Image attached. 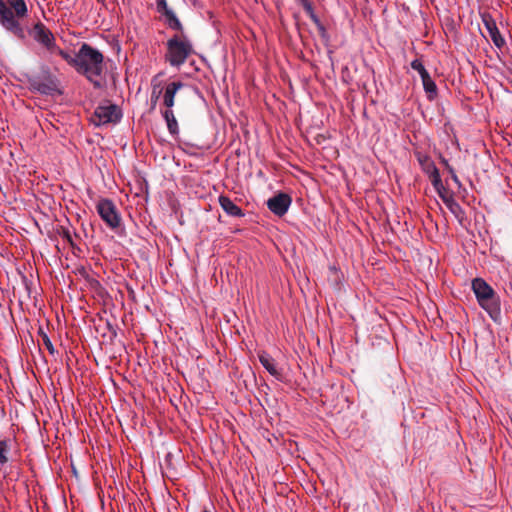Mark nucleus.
Returning <instances> with one entry per match:
<instances>
[{"mask_svg": "<svg viewBox=\"0 0 512 512\" xmlns=\"http://www.w3.org/2000/svg\"><path fill=\"white\" fill-rule=\"evenodd\" d=\"M203 512H212V511L205 509Z\"/></svg>", "mask_w": 512, "mask_h": 512, "instance_id": "29", "label": "nucleus"}, {"mask_svg": "<svg viewBox=\"0 0 512 512\" xmlns=\"http://www.w3.org/2000/svg\"><path fill=\"white\" fill-rule=\"evenodd\" d=\"M28 16L25 0H0V24L18 39H25L21 20Z\"/></svg>", "mask_w": 512, "mask_h": 512, "instance_id": "2", "label": "nucleus"}, {"mask_svg": "<svg viewBox=\"0 0 512 512\" xmlns=\"http://www.w3.org/2000/svg\"><path fill=\"white\" fill-rule=\"evenodd\" d=\"M292 199L286 193H278L267 201L269 210L277 216H283L288 211Z\"/></svg>", "mask_w": 512, "mask_h": 512, "instance_id": "9", "label": "nucleus"}, {"mask_svg": "<svg viewBox=\"0 0 512 512\" xmlns=\"http://www.w3.org/2000/svg\"><path fill=\"white\" fill-rule=\"evenodd\" d=\"M42 340H43V344L45 345V347L47 348L49 353L53 355L55 353V349H54V346H53L52 342L50 341L49 337L46 334H43Z\"/></svg>", "mask_w": 512, "mask_h": 512, "instance_id": "25", "label": "nucleus"}, {"mask_svg": "<svg viewBox=\"0 0 512 512\" xmlns=\"http://www.w3.org/2000/svg\"><path fill=\"white\" fill-rule=\"evenodd\" d=\"M302 5L311 20L320 28V30L324 31L323 25L321 24L317 15L314 13L312 4L308 0H302Z\"/></svg>", "mask_w": 512, "mask_h": 512, "instance_id": "20", "label": "nucleus"}, {"mask_svg": "<svg viewBox=\"0 0 512 512\" xmlns=\"http://www.w3.org/2000/svg\"><path fill=\"white\" fill-rule=\"evenodd\" d=\"M9 447L8 443L5 440L0 441V463L5 464L8 461L7 453H8Z\"/></svg>", "mask_w": 512, "mask_h": 512, "instance_id": "23", "label": "nucleus"}, {"mask_svg": "<svg viewBox=\"0 0 512 512\" xmlns=\"http://www.w3.org/2000/svg\"><path fill=\"white\" fill-rule=\"evenodd\" d=\"M219 205L224 212L231 217H243L244 212L237 206L228 196L220 195L218 198Z\"/></svg>", "mask_w": 512, "mask_h": 512, "instance_id": "14", "label": "nucleus"}, {"mask_svg": "<svg viewBox=\"0 0 512 512\" xmlns=\"http://www.w3.org/2000/svg\"><path fill=\"white\" fill-rule=\"evenodd\" d=\"M156 9L158 13H160L161 15L165 14L166 11L170 10L166 0H156Z\"/></svg>", "mask_w": 512, "mask_h": 512, "instance_id": "24", "label": "nucleus"}, {"mask_svg": "<svg viewBox=\"0 0 512 512\" xmlns=\"http://www.w3.org/2000/svg\"><path fill=\"white\" fill-rule=\"evenodd\" d=\"M155 79L152 81V93H151V102L153 104V106L157 103L161 93H162V88L161 86L158 84H155Z\"/></svg>", "mask_w": 512, "mask_h": 512, "instance_id": "22", "label": "nucleus"}, {"mask_svg": "<svg viewBox=\"0 0 512 512\" xmlns=\"http://www.w3.org/2000/svg\"><path fill=\"white\" fill-rule=\"evenodd\" d=\"M481 18H482L484 27H485L488 35L490 36L492 42L494 43V45L498 48H502L505 44V40L501 36L493 17L489 13H483L481 15Z\"/></svg>", "mask_w": 512, "mask_h": 512, "instance_id": "10", "label": "nucleus"}, {"mask_svg": "<svg viewBox=\"0 0 512 512\" xmlns=\"http://www.w3.org/2000/svg\"><path fill=\"white\" fill-rule=\"evenodd\" d=\"M472 290L480 307L496 319L500 314V301L494 289L484 279L475 278L472 280Z\"/></svg>", "mask_w": 512, "mask_h": 512, "instance_id": "3", "label": "nucleus"}, {"mask_svg": "<svg viewBox=\"0 0 512 512\" xmlns=\"http://www.w3.org/2000/svg\"><path fill=\"white\" fill-rule=\"evenodd\" d=\"M162 16L165 17V22L169 28L179 31L181 33L183 32V26L172 9L166 11V13Z\"/></svg>", "mask_w": 512, "mask_h": 512, "instance_id": "18", "label": "nucleus"}, {"mask_svg": "<svg viewBox=\"0 0 512 512\" xmlns=\"http://www.w3.org/2000/svg\"><path fill=\"white\" fill-rule=\"evenodd\" d=\"M30 35L37 43L46 48L50 53L58 54V50H61L56 45L53 33L42 22L34 24L30 31Z\"/></svg>", "mask_w": 512, "mask_h": 512, "instance_id": "5", "label": "nucleus"}, {"mask_svg": "<svg viewBox=\"0 0 512 512\" xmlns=\"http://www.w3.org/2000/svg\"><path fill=\"white\" fill-rule=\"evenodd\" d=\"M425 92L429 99H433L437 94V86L429 74L421 78Z\"/></svg>", "mask_w": 512, "mask_h": 512, "instance_id": "19", "label": "nucleus"}, {"mask_svg": "<svg viewBox=\"0 0 512 512\" xmlns=\"http://www.w3.org/2000/svg\"><path fill=\"white\" fill-rule=\"evenodd\" d=\"M184 86V84L181 81H175L169 83L165 87V91L163 94V104L166 107V109H172L174 106V100L175 95L178 92L179 89H181Z\"/></svg>", "mask_w": 512, "mask_h": 512, "instance_id": "13", "label": "nucleus"}, {"mask_svg": "<svg viewBox=\"0 0 512 512\" xmlns=\"http://www.w3.org/2000/svg\"><path fill=\"white\" fill-rule=\"evenodd\" d=\"M445 205L449 209V211L458 219L459 222H462L465 218V213L460 204L452 197L451 199H445Z\"/></svg>", "mask_w": 512, "mask_h": 512, "instance_id": "17", "label": "nucleus"}, {"mask_svg": "<svg viewBox=\"0 0 512 512\" xmlns=\"http://www.w3.org/2000/svg\"><path fill=\"white\" fill-rule=\"evenodd\" d=\"M58 55L79 74L85 76L94 87H101L100 77L104 71V56L98 49L83 43L75 55L64 50H58Z\"/></svg>", "mask_w": 512, "mask_h": 512, "instance_id": "1", "label": "nucleus"}, {"mask_svg": "<svg viewBox=\"0 0 512 512\" xmlns=\"http://www.w3.org/2000/svg\"><path fill=\"white\" fill-rule=\"evenodd\" d=\"M167 52L165 59L171 66L180 67L192 54L193 47L191 42L183 34L174 35L167 43Z\"/></svg>", "mask_w": 512, "mask_h": 512, "instance_id": "4", "label": "nucleus"}, {"mask_svg": "<svg viewBox=\"0 0 512 512\" xmlns=\"http://www.w3.org/2000/svg\"><path fill=\"white\" fill-rule=\"evenodd\" d=\"M30 86L33 90L45 95H52L58 92V81L50 73L32 78Z\"/></svg>", "mask_w": 512, "mask_h": 512, "instance_id": "8", "label": "nucleus"}, {"mask_svg": "<svg viewBox=\"0 0 512 512\" xmlns=\"http://www.w3.org/2000/svg\"><path fill=\"white\" fill-rule=\"evenodd\" d=\"M431 184L444 203L445 199H451L453 197L452 193L443 185L441 176L434 177Z\"/></svg>", "mask_w": 512, "mask_h": 512, "instance_id": "16", "label": "nucleus"}, {"mask_svg": "<svg viewBox=\"0 0 512 512\" xmlns=\"http://www.w3.org/2000/svg\"><path fill=\"white\" fill-rule=\"evenodd\" d=\"M411 67L413 70L417 71L420 74V77L426 76L428 71L425 69L424 65L422 64L421 60L415 59L411 62Z\"/></svg>", "mask_w": 512, "mask_h": 512, "instance_id": "21", "label": "nucleus"}, {"mask_svg": "<svg viewBox=\"0 0 512 512\" xmlns=\"http://www.w3.org/2000/svg\"><path fill=\"white\" fill-rule=\"evenodd\" d=\"M97 212L101 219L111 229H116L121 224V217L117 211L115 204L109 199H101L96 206Z\"/></svg>", "mask_w": 512, "mask_h": 512, "instance_id": "7", "label": "nucleus"}, {"mask_svg": "<svg viewBox=\"0 0 512 512\" xmlns=\"http://www.w3.org/2000/svg\"><path fill=\"white\" fill-rule=\"evenodd\" d=\"M448 172H449V174L451 175L452 180H453V181H454L458 186H460V185H461V183H460L459 178H458V176L456 175V173H455L454 169H453L452 167H449Z\"/></svg>", "mask_w": 512, "mask_h": 512, "instance_id": "26", "label": "nucleus"}, {"mask_svg": "<svg viewBox=\"0 0 512 512\" xmlns=\"http://www.w3.org/2000/svg\"><path fill=\"white\" fill-rule=\"evenodd\" d=\"M62 237L66 239L71 245H73L72 236L68 230L63 231Z\"/></svg>", "mask_w": 512, "mask_h": 512, "instance_id": "27", "label": "nucleus"}, {"mask_svg": "<svg viewBox=\"0 0 512 512\" xmlns=\"http://www.w3.org/2000/svg\"><path fill=\"white\" fill-rule=\"evenodd\" d=\"M162 116L166 121L168 131L171 135L176 136L179 133L178 122L175 118L174 112L172 109H165L162 112Z\"/></svg>", "mask_w": 512, "mask_h": 512, "instance_id": "15", "label": "nucleus"}, {"mask_svg": "<svg viewBox=\"0 0 512 512\" xmlns=\"http://www.w3.org/2000/svg\"><path fill=\"white\" fill-rule=\"evenodd\" d=\"M442 163L445 165L447 170H449V167H451V166L449 165L448 161L445 158H442Z\"/></svg>", "mask_w": 512, "mask_h": 512, "instance_id": "28", "label": "nucleus"}, {"mask_svg": "<svg viewBox=\"0 0 512 512\" xmlns=\"http://www.w3.org/2000/svg\"><path fill=\"white\" fill-rule=\"evenodd\" d=\"M419 164L423 172L429 177L430 181L434 179V177H439L440 173L438 168L436 167L434 161L428 155L418 154L417 155Z\"/></svg>", "mask_w": 512, "mask_h": 512, "instance_id": "11", "label": "nucleus"}, {"mask_svg": "<svg viewBox=\"0 0 512 512\" xmlns=\"http://www.w3.org/2000/svg\"><path fill=\"white\" fill-rule=\"evenodd\" d=\"M258 358L262 366L276 379L282 378V372L277 368L276 361L268 353L261 351Z\"/></svg>", "mask_w": 512, "mask_h": 512, "instance_id": "12", "label": "nucleus"}, {"mask_svg": "<svg viewBox=\"0 0 512 512\" xmlns=\"http://www.w3.org/2000/svg\"><path fill=\"white\" fill-rule=\"evenodd\" d=\"M121 118V112L119 108L111 103L98 106L93 115L91 121L96 126L105 125L108 123H115Z\"/></svg>", "mask_w": 512, "mask_h": 512, "instance_id": "6", "label": "nucleus"}]
</instances>
